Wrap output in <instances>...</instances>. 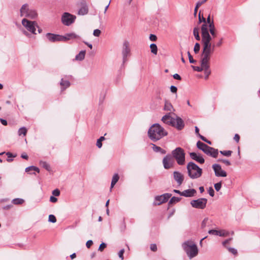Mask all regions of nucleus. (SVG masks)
Segmentation results:
<instances>
[{
	"label": "nucleus",
	"instance_id": "obj_1",
	"mask_svg": "<svg viewBox=\"0 0 260 260\" xmlns=\"http://www.w3.org/2000/svg\"><path fill=\"white\" fill-rule=\"evenodd\" d=\"M168 135V132L158 123L152 124L148 129V136L149 139L155 142Z\"/></svg>",
	"mask_w": 260,
	"mask_h": 260
},
{
	"label": "nucleus",
	"instance_id": "obj_2",
	"mask_svg": "<svg viewBox=\"0 0 260 260\" xmlns=\"http://www.w3.org/2000/svg\"><path fill=\"white\" fill-rule=\"evenodd\" d=\"M183 249L189 259L196 256L198 254V249L196 244L192 241L188 240L182 244Z\"/></svg>",
	"mask_w": 260,
	"mask_h": 260
},
{
	"label": "nucleus",
	"instance_id": "obj_3",
	"mask_svg": "<svg viewBox=\"0 0 260 260\" xmlns=\"http://www.w3.org/2000/svg\"><path fill=\"white\" fill-rule=\"evenodd\" d=\"M188 176L192 179H197L202 174V169L192 161L188 163L186 167Z\"/></svg>",
	"mask_w": 260,
	"mask_h": 260
},
{
	"label": "nucleus",
	"instance_id": "obj_4",
	"mask_svg": "<svg viewBox=\"0 0 260 260\" xmlns=\"http://www.w3.org/2000/svg\"><path fill=\"white\" fill-rule=\"evenodd\" d=\"M172 156L176 160L179 165H183L185 161V153L181 147H177L172 151Z\"/></svg>",
	"mask_w": 260,
	"mask_h": 260
},
{
	"label": "nucleus",
	"instance_id": "obj_5",
	"mask_svg": "<svg viewBox=\"0 0 260 260\" xmlns=\"http://www.w3.org/2000/svg\"><path fill=\"white\" fill-rule=\"evenodd\" d=\"M20 16L30 19H35L38 14L35 10L29 9L28 5L25 4L23 5L20 9Z\"/></svg>",
	"mask_w": 260,
	"mask_h": 260
},
{
	"label": "nucleus",
	"instance_id": "obj_6",
	"mask_svg": "<svg viewBox=\"0 0 260 260\" xmlns=\"http://www.w3.org/2000/svg\"><path fill=\"white\" fill-rule=\"evenodd\" d=\"M214 46L215 45H213V47H212L211 45H203L201 63H209L210 55L214 51Z\"/></svg>",
	"mask_w": 260,
	"mask_h": 260
},
{
	"label": "nucleus",
	"instance_id": "obj_7",
	"mask_svg": "<svg viewBox=\"0 0 260 260\" xmlns=\"http://www.w3.org/2000/svg\"><path fill=\"white\" fill-rule=\"evenodd\" d=\"M22 24L25 28L33 34H36V27H38L37 23L36 21L28 20L26 18H23L22 20Z\"/></svg>",
	"mask_w": 260,
	"mask_h": 260
},
{
	"label": "nucleus",
	"instance_id": "obj_8",
	"mask_svg": "<svg viewBox=\"0 0 260 260\" xmlns=\"http://www.w3.org/2000/svg\"><path fill=\"white\" fill-rule=\"evenodd\" d=\"M76 18V16L68 12H64L61 16V22L64 25L70 26L75 22Z\"/></svg>",
	"mask_w": 260,
	"mask_h": 260
},
{
	"label": "nucleus",
	"instance_id": "obj_9",
	"mask_svg": "<svg viewBox=\"0 0 260 260\" xmlns=\"http://www.w3.org/2000/svg\"><path fill=\"white\" fill-rule=\"evenodd\" d=\"M207 199L205 198H200L197 200H192L190 205L193 208L200 209H204L207 205Z\"/></svg>",
	"mask_w": 260,
	"mask_h": 260
},
{
	"label": "nucleus",
	"instance_id": "obj_10",
	"mask_svg": "<svg viewBox=\"0 0 260 260\" xmlns=\"http://www.w3.org/2000/svg\"><path fill=\"white\" fill-rule=\"evenodd\" d=\"M131 54V49L129 47V43L127 41H124L123 43L122 48V55L123 64L127 60V57Z\"/></svg>",
	"mask_w": 260,
	"mask_h": 260
},
{
	"label": "nucleus",
	"instance_id": "obj_11",
	"mask_svg": "<svg viewBox=\"0 0 260 260\" xmlns=\"http://www.w3.org/2000/svg\"><path fill=\"white\" fill-rule=\"evenodd\" d=\"M172 194L169 193H164L161 196H157L155 197V201L153 204L155 205H159L162 203L167 202Z\"/></svg>",
	"mask_w": 260,
	"mask_h": 260
},
{
	"label": "nucleus",
	"instance_id": "obj_12",
	"mask_svg": "<svg viewBox=\"0 0 260 260\" xmlns=\"http://www.w3.org/2000/svg\"><path fill=\"white\" fill-rule=\"evenodd\" d=\"M162 164L165 169H169L173 167L174 161L171 154L166 155L162 159Z\"/></svg>",
	"mask_w": 260,
	"mask_h": 260
},
{
	"label": "nucleus",
	"instance_id": "obj_13",
	"mask_svg": "<svg viewBox=\"0 0 260 260\" xmlns=\"http://www.w3.org/2000/svg\"><path fill=\"white\" fill-rule=\"evenodd\" d=\"M212 168L214 171L215 175L216 177H226L227 176L226 172L223 170L220 165L215 164L212 165Z\"/></svg>",
	"mask_w": 260,
	"mask_h": 260
},
{
	"label": "nucleus",
	"instance_id": "obj_14",
	"mask_svg": "<svg viewBox=\"0 0 260 260\" xmlns=\"http://www.w3.org/2000/svg\"><path fill=\"white\" fill-rule=\"evenodd\" d=\"M46 37L48 40L51 42H62V37L61 35H56L51 33H47Z\"/></svg>",
	"mask_w": 260,
	"mask_h": 260
},
{
	"label": "nucleus",
	"instance_id": "obj_15",
	"mask_svg": "<svg viewBox=\"0 0 260 260\" xmlns=\"http://www.w3.org/2000/svg\"><path fill=\"white\" fill-rule=\"evenodd\" d=\"M173 178L179 186L182 184L184 180V176L180 172L174 171L173 172Z\"/></svg>",
	"mask_w": 260,
	"mask_h": 260
},
{
	"label": "nucleus",
	"instance_id": "obj_16",
	"mask_svg": "<svg viewBox=\"0 0 260 260\" xmlns=\"http://www.w3.org/2000/svg\"><path fill=\"white\" fill-rule=\"evenodd\" d=\"M173 126L175 127L178 130H181L184 127V123L183 120L179 117L176 116L174 118Z\"/></svg>",
	"mask_w": 260,
	"mask_h": 260
},
{
	"label": "nucleus",
	"instance_id": "obj_17",
	"mask_svg": "<svg viewBox=\"0 0 260 260\" xmlns=\"http://www.w3.org/2000/svg\"><path fill=\"white\" fill-rule=\"evenodd\" d=\"M204 153L207 155L213 158H216L218 154V150L213 147L209 146Z\"/></svg>",
	"mask_w": 260,
	"mask_h": 260
},
{
	"label": "nucleus",
	"instance_id": "obj_18",
	"mask_svg": "<svg viewBox=\"0 0 260 260\" xmlns=\"http://www.w3.org/2000/svg\"><path fill=\"white\" fill-rule=\"evenodd\" d=\"M62 37L63 38L62 42H66L68 40L73 39H77L79 40L81 39V37L74 32L67 33L65 34L64 36H62Z\"/></svg>",
	"mask_w": 260,
	"mask_h": 260
},
{
	"label": "nucleus",
	"instance_id": "obj_19",
	"mask_svg": "<svg viewBox=\"0 0 260 260\" xmlns=\"http://www.w3.org/2000/svg\"><path fill=\"white\" fill-rule=\"evenodd\" d=\"M190 157L191 159L197 161V162L203 164L205 162L204 158L201 155H198L195 152L189 153Z\"/></svg>",
	"mask_w": 260,
	"mask_h": 260
},
{
	"label": "nucleus",
	"instance_id": "obj_20",
	"mask_svg": "<svg viewBox=\"0 0 260 260\" xmlns=\"http://www.w3.org/2000/svg\"><path fill=\"white\" fill-rule=\"evenodd\" d=\"M161 120L164 123L171 126H172L173 123H174V118L172 117L170 115V114L164 116L161 118Z\"/></svg>",
	"mask_w": 260,
	"mask_h": 260
},
{
	"label": "nucleus",
	"instance_id": "obj_21",
	"mask_svg": "<svg viewBox=\"0 0 260 260\" xmlns=\"http://www.w3.org/2000/svg\"><path fill=\"white\" fill-rule=\"evenodd\" d=\"M202 41L203 45H211L210 42L212 40V38L210 36L209 32L204 33L202 34Z\"/></svg>",
	"mask_w": 260,
	"mask_h": 260
},
{
	"label": "nucleus",
	"instance_id": "obj_22",
	"mask_svg": "<svg viewBox=\"0 0 260 260\" xmlns=\"http://www.w3.org/2000/svg\"><path fill=\"white\" fill-rule=\"evenodd\" d=\"M196 190L194 189H188L182 191L181 196L185 197H192L194 196Z\"/></svg>",
	"mask_w": 260,
	"mask_h": 260
},
{
	"label": "nucleus",
	"instance_id": "obj_23",
	"mask_svg": "<svg viewBox=\"0 0 260 260\" xmlns=\"http://www.w3.org/2000/svg\"><path fill=\"white\" fill-rule=\"evenodd\" d=\"M201 66L204 68V74L205 75V79L208 78L209 75L211 74V71L210 70V66L209 63H201Z\"/></svg>",
	"mask_w": 260,
	"mask_h": 260
},
{
	"label": "nucleus",
	"instance_id": "obj_24",
	"mask_svg": "<svg viewBox=\"0 0 260 260\" xmlns=\"http://www.w3.org/2000/svg\"><path fill=\"white\" fill-rule=\"evenodd\" d=\"M88 8L86 4H84L82 7L79 9L78 12V14L79 15H84L88 13Z\"/></svg>",
	"mask_w": 260,
	"mask_h": 260
},
{
	"label": "nucleus",
	"instance_id": "obj_25",
	"mask_svg": "<svg viewBox=\"0 0 260 260\" xmlns=\"http://www.w3.org/2000/svg\"><path fill=\"white\" fill-rule=\"evenodd\" d=\"M152 145V148L153 150L155 152H159L160 153L162 154H165L166 153V151L162 148H161L159 146H156L155 144H151Z\"/></svg>",
	"mask_w": 260,
	"mask_h": 260
},
{
	"label": "nucleus",
	"instance_id": "obj_26",
	"mask_svg": "<svg viewBox=\"0 0 260 260\" xmlns=\"http://www.w3.org/2000/svg\"><path fill=\"white\" fill-rule=\"evenodd\" d=\"M70 82L68 80H64L63 78L61 79L60 85L62 90H64L70 86Z\"/></svg>",
	"mask_w": 260,
	"mask_h": 260
},
{
	"label": "nucleus",
	"instance_id": "obj_27",
	"mask_svg": "<svg viewBox=\"0 0 260 260\" xmlns=\"http://www.w3.org/2000/svg\"><path fill=\"white\" fill-rule=\"evenodd\" d=\"M197 147L198 149L202 150L204 152H205L206 149L208 148L209 146L201 142L200 141H199L197 143Z\"/></svg>",
	"mask_w": 260,
	"mask_h": 260
},
{
	"label": "nucleus",
	"instance_id": "obj_28",
	"mask_svg": "<svg viewBox=\"0 0 260 260\" xmlns=\"http://www.w3.org/2000/svg\"><path fill=\"white\" fill-rule=\"evenodd\" d=\"M85 50H81L78 54L76 55L75 60L78 61L83 60L85 58Z\"/></svg>",
	"mask_w": 260,
	"mask_h": 260
},
{
	"label": "nucleus",
	"instance_id": "obj_29",
	"mask_svg": "<svg viewBox=\"0 0 260 260\" xmlns=\"http://www.w3.org/2000/svg\"><path fill=\"white\" fill-rule=\"evenodd\" d=\"M119 177L118 174H115L113 177L111 183V189L114 187L115 184L118 182Z\"/></svg>",
	"mask_w": 260,
	"mask_h": 260
},
{
	"label": "nucleus",
	"instance_id": "obj_30",
	"mask_svg": "<svg viewBox=\"0 0 260 260\" xmlns=\"http://www.w3.org/2000/svg\"><path fill=\"white\" fill-rule=\"evenodd\" d=\"M193 35L195 39L198 40H200V37L199 35V28L198 27H194L193 30Z\"/></svg>",
	"mask_w": 260,
	"mask_h": 260
},
{
	"label": "nucleus",
	"instance_id": "obj_31",
	"mask_svg": "<svg viewBox=\"0 0 260 260\" xmlns=\"http://www.w3.org/2000/svg\"><path fill=\"white\" fill-rule=\"evenodd\" d=\"M27 129L25 127L23 126L22 127H20L18 131V134L19 136L23 135L25 136L27 133Z\"/></svg>",
	"mask_w": 260,
	"mask_h": 260
},
{
	"label": "nucleus",
	"instance_id": "obj_32",
	"mask_svg": "<svg viewBox=\"0 0 260 260\" xmlns=\"http://www.w3.org/2000/svg\"><path fill=\"white\" fill-rule=\"evenodd\" d=\"M150 48L152 53L156 55L157 53V47L155 44L152 43L150 45Z\"/></svg>",
	"mask_w": 260,
	"mask_h": 260
},
{
	"label": "nucleus",
	"instance_id": "obj_33",
	"mask_svg": "<svg viewBox=\"0 0 260 260\" xmlns=\"http://www.w3.org/2000/svg\"><path fill=\"white\" fill-rule=\"evenodd\" d=\"M209 31H210V34H211V35L213 37H215L216 33H215V28L214 26V24L212 23L211 24L209 25Z\"/></svg>",
	"mask_w": 260,
	"mask_h": 260
},
{
	"label": "nucleus",
	"instance_id": "obj_34",
	"mask_svg": "<svg viewBox=\"0 0 260 260\" xmlns=\"http://www.w3.org/2000/svg\"><path fill=\"white\" fill-rule=\"evenodd\" d=\"M181 200V198L173 197L169 201V204H173L179 202Z\"/></svg>",
	"mask_w": 260,
	"mask_h": 260
},
{
	"label": "nucleus",
	"instance_id": "obj_35",
	"mask_svg": "<svg viewBox=\"0 0 260 260\" xmlns=\"http://www.w3.org/2000/svg\"><path fill=\"white\" fill-rule=\"evenodd\" d=\"M209 224V219L208 217H206L202 221L201 223L202 229H204L206 226Z\"/></svg>",
	"mask_w": 260,
	"mask_h": 260
},
{
	"label": "nucleus",
	"instance_id": "obj_36",
	"mask_svg": "<svg viewBox=\"0 0 260 260\" xmlns=\"http://www.w3.org/2000/svg\"><path fill=\"white\" fill-rule=\"evenodd\" d=\"M24 202V200L22 199L16 198L12 201V203L14 205H20Z\"/></svg>",
	"mask_w": 260,
	"mask_h": 260
},
{
	"label": "nucleus",
	"instance_id": "obj_37",
	"mask_svg": "<svg viewBox=\"0 0 260 260\" xmlns=\"http://www.w3.org/2000/svg\"><path fill=\"white\" fill-rule=\"evenodd\" d=\"M207 32H209L208 25L206 23H204L201 26V33L203 34Z\"/></svg>",
	"mask_w": 260,
	"mask_h": 260
},
{
	"label": "nucleus",
	"instance_id": "obj_38",
	"mask_svg": "<svg viewBox=\"0 0 260 260\" xmlns=\"http://www.w3.org/2000/svg\"><path fill=\"white\" fill-rule=\"evenodd\" d=\"M40 164L42 166L45 168L46 170L49 171L50 169V165L46 161H41Z\"/></svg>",
	"mask_w": 260,
	"mask_h": 260
},
{
	"label": "nucleus",
	"instance_id": "obj_39",
	"mask_svg": "<svg viewBox=\"0 0 260 260\" xmlns=\"http://www.w3.org/2000/svg\"><path fill=\"white\" fill-rule=\"evenodd\" d=\"M220 153L224 156L229 157L231 155L232 151L231 150H223L220 151Z\"/></svg>",
	"mask_w": 260,
	"mask_h": 260
},
{
	"label": "nucleus",
	"instance_id": "obj_40",
	"mask_svg": "<svg viewBox=\"0 0 260 260\" xmlns=\"http://www.w3.org/2000/svg\"><path fill=\"white\" fill-rule=\"evenodd\" d=\"M173 108V106L169 102H166L164 106V109L165 110L171 111L172 109Z\"/></svg>",
	"mask_w": 260,
	"mask_h": 260
},
{
	"label": "nucleus",
	"instance_id": "obj_41",
	"mask_svg": "<svg viewBox=\"0 0 260 260\" xmlns=\"http://www.w3.org/2000/svg\"><path fill=\"white\" fill-rule=\"evenodd\" d=\"M219 233L218 236L220 237H225L229 235V232L225 230H220L218 231Z\"/></svg>",
	"mask_w": 260,
	"mask_h": 260
},
{
	"label": "nucleus",
	"instance_id": "obj_42",
	"mask_svg": "<svg viewBox=\"0 0 260 260\" xmlns=\"http://www.w3.org/2000/svg\"><path fill=\"white\" fill-rule=\"evenodd\" d=\"M48 221L50 222L55 223L56 221V218L54 215L50 214L48 217Z\"/></svg>",
	"mask_w": 260,
	"mask_h": 260
},
{
	"label": "nucleus",
	"instance_id": "obj_43",
	"mask_svg": "<svg viewBox=\"0 0 260 260\" xmlns=\"http://www.w3.org/2000/svg\"><path fill=\"white\" fill-rule=\"evenodd\" d=\"M192 68L193 69V70L200 72L204 70V68L203 66H201V67H198V66H191Z\"/></svg>",
	"mask_w": 260,
	"mask_h": 260
},
{
	"label": "nucleus",
	"instance_id": "obj_44",
	"mask_svg": "<svg viewBox=\"0 0 260 260\" xmlns=\"http://www.w3.org/2000/svg\"><path fill=\"white\" fill-rule=\"evenodd\" d=\"M200 50V45L199 43H196L194 45V49H193L194 53L196 54L199 53Z\"/></svg>",
	"mask_w": 260,
	"mask_h": 260
},
{
	"label": "nucleus",
	"instance_id": "obj_45",
	"mask_svg": "<svg viewBox=\"0 0 260 260\" xmlns=\"http://www.w3.org/2000/svg\"><path fill=\"white\" fill-rule=\"evenodd\" d=\"M214 188L217 191H219L221 188V182L214 184Z\"/></svg>",
	"mask_w": 260,
	"mask_h": 260
},
{
	"label": "nucleus",
	"instance_id": "obj_46",
	"mask_svg": "<svg viewBox=\"0 0 260 260\" xmlns=\"http://www.w3.org/2000/svg\"><path fill=\"white\" fill-rule=\"evenodd\" d=\"M187 55L188 56L189 61L191 63H194L196 62L195 60L193 59L192 56L191 55L189 51L187 52Z\"/></svg>",
	"mask_w": 260,
	"mask_h": 260
},
{
	"label": "nucleus",
	"instance_id": "obj_47",
	"mask_svg": "<svg viewBox=\"0 0 260 260\" xmlns=\"http://www.w3.org/2000/svg\"><path fill=\"white\" fill-rule=\"evenodd\" d=\"M199 23H201L202 22L206 23V19L202 16H201V11H200L199 13Z\"/></svg>",
	"mask_w": 260,
	"mask_h": 260
},
{
	"label": "nucleus",
	"instance_id": "obj_48",
	"mask_svg": "<svg viewBox=\"0 0 260 260\" xmlns=\"http://www.w3.org/2000/svg\"><path fill=\"white\" fill-rule=\"evenodd\" d=\"M199 138L202 140H203V141L207 143L208 144H210V145H211L212 144V143L211 141L208 140L205 137H204L203 136L201 135H199Z\"/></svg>",
	"mask_w": 260,
	"mask_h": 260
},
{
	"label": "nucleus",
	"instance_id": "obj_49",
	"mask_svg": "<svg viewBox=\"0 0 260 260\" xmlns=\"http://www.w3.org/2000/svg\"><path fill=\"white\" fill-rule=\"evenodd\" d=\"M218 161L224 163L227 166H230L231 165V162L229 160H226V159H218Z\"/></svg>",
	"mask_w": 260,
	"mask_h": 260
},
{
	"label": "nucleus",
	"instance_id": "obj_50",
	"mask_svg": "<svg viewBox=\"0 0 260 260\" xmlns=\"http://www.w3.org/2000/svg\"><path fill=\"white\" fill-rule=\"evenodd\" d=\"M218 231L216 230H210L208 231V233L210 235H217L218 234Z\"/></svg>",
	"mask_w": 260,
	"mask_h": 260
},
{
	"label": "nucleus",
	"instance_id": "obj_51",
	"mask_svg": "<svg viewBox=\"0 0 260 260\" xmlns=\"http://www.w3.org/2000/svg\"><path fill=\"white\" fill-rule=\"evenodd\" d=\"M60 190L58 189H55L53 190L52 193L55 197H58L60 195Z\"/></svg>",
	"mask_w": 260,
	"mask_h": 260
},
{
	"label": "nucleus",
	"instance_id": "obj_52",
	"mask_svg": "<svg viewBox=\"0 0 260 260\" xmlns=\"http://www.w3.org/2000/svg\"><path fill=\"white\" fill-rule=\"evenodd\" d=\"M209 195L213 197L214 196V190L212 187H210L208 190Z\"/></svg>",
	"mask_w": 260,
	"mask_h": 260
},
{
	"label": "nucleus",
	"instance_id": "obj_53",
	"mask_svg": "<svg viewBox=\"0 0 260 260\" xmlns=\"http://www.w3.org/2000/svg\"><path fill=\"white\" fill-rule=\"evenodd\" d=\"M106 246H107L106 244L103 242L100 244L98 250L99 251H102L104 249V248H105L106 247Z\"/></svg>",
	"mask_w": 260,
	"mask_h": 260
},
{
	"label": "nucleus",
	"instance_id": "obj_54",
	"mask_svg": "<svg viewBox=\"0 0 260 260\" xmlns=\"http://www.w3.org/2000/svg\"><path fill=\"white\" fill-rule=\"evenodd\" d=\"M32 167H33V166H29V167H28L27 168H25V171L30 174H35V173H31V171H32Z\"/></svg>",
	"mask_w": 260,
	"mask_h": 260
},
{
	"label": "nucleus",
	"instance_id": "obj_55",
	"mask_svg": "<svg viewBox=\"0 0 260 260\" xmlns=\"http://www.w3.org/2000/svg\"><path fill=\"white\" fill-rule=\"evenodd\" d=\"M124 252V249H121L119 252H118V256L119 257L122 259L123 260L124 259V257H123V253Z\"/></svg>",
	"mask_w": 260,
	"mask_h": 260
},
{
	"label": "nucleus",
	"instance_id": "obj_56",
	"mask_svg": "<svg viewBox=\"0 0 260 260\" xmlns=\"http://www.w3.org/2000/svg\"><path fill=\"white\" fill-rule=\"evenodd\" d=\"M101 33V31L99 29H96L94 30L93 35L95 37H99Z\"/></svg>",
	"mask_w": 260,
	"mask_h": 260
},
{
	"label": "nucleus",
	"instance_id": "obj_57",
	"mask_svg": "<svg viewBox=\"0 0 260 260\" xmlns=\"http://www.w3.org/2000/svg\"><path fill=\"white\" fill-rule=\"evenodd\" d=\"M150 249L153 251H156L157 250V246L155 244H151L150 245Z\"/></svg>",
	"mask_w": 260,
	"mask_h": 260
},
{
	"label": "nucleus",
	"instance_id": "obj_58",
	"mask_svg": "<svg viewBox=\"0 0 260 260\" xmlns=\"http://www.w3.org/2000/svg\"><path fill=\"white\" fill-rule=\"evenodd\" d=\"M170 90L172 92L176 93L177 91V88L175 86L172 85L170 87Z\"/></svg>",
	"mask_w": 260,
	"mask_h": 260
},
{
	"label": "nucleus",
	"instance_id": "obj_59",
	"mask_svg": "<svg viewBox=\"0 0 260 260\" xmlns=\"http://www.w3.org/2000/svg\"><path fill=\"white\" fill-rule=\"evenodd\" d=\"M93 244V242L91 240H88L86 243V246L88 248H89L92 244Z\"/></svg>",
	"mask_w": 260,
	"mask_h": 260
},
{
	"label": "nucleus",
	"instance_id": "obj_60",
	"mask_svg": "<svg viewBox=\"0 0 260 260\" xmlns=\"http://www.w3.org/2000/svg\"><path fill=\"white\" fill-rule=\"evenodd\" d=\"M149 39L152 41H155L157 39V37L155 35L151 34L149 36Z\"/></svg>",
	"mask_w": 260,
	"mask_h": 260
},
{
	"label": "nucleus",
	"instance_id": "obj_61",
	"mask_svg": "<svg viewBox=\"0 0 260 260\" xmlns=\"http://www.w3.org/2000/svg\"><path fill=\"white\" fill-rule=\"evenodd\" d=\"M57 201V199L54 196H51L50 197V202L52 203H56Z\"/></svg>",
	"mask_w": 260,
	"mask_h": 260
},
{
	"label": "nucleus",
	"instance_id": "obj_62",
	"mask_svg": "<svg viewBox=\"0 0 260 260\" xmlns=\"http://www.w3.org/2000/svg\"><path fill=\"white\" fill-rule=\"evenodd\" d=\"M228 249L230 252H231V253H232L234 254H235L237 253V250L234 248L229 247V248H228Z\"/></svg>",
	"mask_w": 260,
	"mask_h": 260
},
{
	"label": "nucleus",
	"instance_id": "obj_63",
	"mask_svg": "<svg viewBox=\"0 0 260 260\" xmlns=\"http://www.w3.org/2000/svg\"><path fill=\"white\" fill-rule=\"evenodd\" d=\"M206 22L207 23L209 24V25H210L212 23V24H214V22L213 20H211V19H210V15L208 16L207 19V20H206Z\"/></svg>",
	"mask_w": 260,
	"mask_h": 260
},
{
	"label": "nucleus",
	"instance_id": "obj_64",
	"mask_svg": "<svg viewBox=\"0 0 260 260\" xmlns=\"http://www.w3.org/2000/svg\"><path fill=\"white\" fill-rule=\"evenodd\" d=\"M173 77L176 80H180L181 79L180 76L178 74H174Z\"/></svg>",
	"mask_w": 260,
	"mask_h": 260
}]
</instances>
